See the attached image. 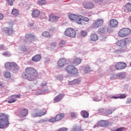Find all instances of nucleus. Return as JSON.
Here are the masks:
<instances>
[{
	"label": "nucleus",
	"instance_id": "nucleus-18",
	"mask_svg": "<svg viewBox=\"0 0 131 131\" xmlns=\"http://www.w3.org/2000/svg\"><path fill=\"white\" fill-rule=\"evenodd\" d=\"M56 47H57V43L56 42H53L50 45H48V46L47 47V50H48V51L56 50Z\"/></svg>",
	"mask_w": 131,
	"mask_h": 131
},
{
	"label": "nucleus",
	"instance_id": "nucleus-11",
	"mask_svg": "<svg viewBox=\"0 0 131 131\" xmlns=\"http://www.w3.org/2000/svg\"><path fill=\"white\" fill-rule=\"evenodd\" d=\"M82 6L84 9H88V10H92L95 8L94 4L91 2H84Z\"/></svg>",
	"mask_w": 131,
	"mask_h": 131
},
{
	"label": "nucleus",
	"instance_id": "nucleus-41",
	"mask_svg": "<svg viewBox=\"0 0 131 131\" xmlns=\"http://www.w3.org/2000/svg\"><path fill=\"white\" fill-rule=\"evenodd\" d=\"M2 55L5 57H11L12 54L9 51H5L3 53Z\"/></svg>",
	"mask_w": 131,
	"mask_h": 131
},
{
	"label": "nucleus",
	"instance_id": "nucleus-53",
	"mask_svg": "<svg viewBox=\"0 0 131 131\" xmlns=\"http://www.w3.org/2000/svg\"><path fill=\"white\" fill-rule=\"evenodd\" d=\"M102 100V98H99L98 97H95L93 98V101L95 102H99V101H101Z\"/></svg>",
	"mask_w": 131,
	"mask_h": 131
},
{
	"label": "nucleus",
	"instance_id": "nucleus-48",
	"mask_svg": "<svg viewBox=\"0 0 131 131\" xmlns=\"http://www.w3.org/2000/svg\"><path fill=\"white\" fill-rule=\"evenodd\" d=\"M125 98H126V94H120L119 96V99H125Z\"/></svg>",
	"mask_w": 131,
	"mask_h": 131
},
{
	"label": "nucleus",
	"instance_id": "nucleus-19",
	"mask_svg": "<svg viewBox=\"0 0 131 131\" xmlns=\"http://www.w3.org/2000/svg\"><path fill=\"white\" fill-rule=\"evenodd\" d=\"M99 39V36L95 33H92L90 35V40L92 41H97Z\"/></svg>",
	"mask_w": 131,
	"mask_h": 131
},
{
	"label": "nucleus",
	"instance_id": "nucleus-49",
	"mask_svg": "<svg viewBox=\"0 0 131 131\" xmlns=\"http://www.w3.org/2000/svg\"><path fill=\"white\" fill-rule=\"evenodd\" d=\"M19 49L20 51L24 52L27 50V47H26V46H21Z\"/></svg>",
	"mask_w": 131,
	"mask_h": 131
},
{
	"label": "nucleus",
	"instance_id": "nucleus-34",
	"mask_svg": "<svg viewBox=\"0 0 131 131\" xmlns=\"http://www.w3.org/2000/svg\"><path fill=\"white\" fill-rule=\"evenodd\" d=\"M17 101V99L15 97V96L13 95L11 97H9V100H8V103L10 104L12 103H14V102H16Z\"/></svg>",
	"mask_w": 131,
	"mask_h": 131
},
{
	"label": "nucleus",
	"instance_id": "nucleus-16",
	"mask_svg": "<svg viewBox=\"0 0 131 131\" xmlns=\"http://www.w3.org/2000/svg\"><path fill=\"white\" fill-rule=\"evenodd\" d=\"M67 60L65 58H60L57 62L58 67H64L66 64Z\"/></svg>",
	"mask_w": 131,
	"mask_h": 131
},
{
	"label": "nucleus",
	"instance_id": "nucleus-55",
	"mask_svg": "<svg viewBox=\"0 0 131 131\" xmlns=\"http://www.w3.org/2000/svg\"><path fill=\"white\" fill-rule=\"evenodd\" d=\"M6 86V83L4 82L0 81V88H4Z\"/></svg>",
	"mask_w": 131,
	"mask_h": 131
},
{
	"label": "nucleus",
	"instance_id": "nucleus-37",
	"mask_svg": "<svg viewBox=\"0 0 131 131\" xmlns=\"http://www.w3.org/2000/svg\"><path fill=\"white\" fill-rule=\"evenodd\" d=\"M79 82V80L78 79H74L72 81L69 82V84L72 85L73 84H75L76 83H78Z\"/></svg>",
	"mask_w": 131,
	"mask_h": 131
},
{
	"label": "nucleus",
	"instance_id": "nucleus-64",
	"mask_svg": "<svg viewBox=\"0 0 131 131\" xmlns=\"http://www.w3.org/2000/svg\"><path fill=\"white\" fill-rule=\"evenodd\" d=\"M103 0H94V3H99L100 2H102Z\"/></svg>",
	"mask_w": 131,
	"mask_h": 131
},
{
	"label": "nucleus",
	"instance_id": "nucleus-60",
	"mask_svg": "<svg viewBox=\"0 0 131 131\" xmlns=\"http://www.w3.org/2000/svg\"><path fill=\"white\" fill-rule=\"evenodd\" d=\"M45 85H47V82H43L41 83V86H45Z\"/></svg>",
	"mask_w": 131,
	"mask_h": 131
},
{
	"label": "nucleus",
	"instance_id": "nucleus-21",
	"mask_svg": "<svg viewBox=\"0 0 131 131\" xmlns=\"http://www.w3.org/2000/svg\"><path fill=\"white\" fill-rule=\"evenodd\" d=\"M98 125H99V126L107 127V126L109 125V123L106 120H101L98 122Z\"/></svg>",
	"mask_w": 131,
	"mask_h": 131
},
{
	"label": "nucleus",
	"instance_id": "nucleus-42",
	"mask_svg": "<svg viewBox=\"0 0 131 131\" xmlns=\"http://www.w3.org/2000/svg\"><path fill=\"white\" fill-rule=\"evenodd\" d=\"M4 75L5 77L6 78H11V73L9 72H5L4 73Z\"/></svg>",
	"mask_w": 131,
	"mask_h": 131
},
{
	"label": "nucleus",
	"instance_id": "nucleus-7",
	"mask_svg": "<svg viewBox=\"0 0 131 131\" xmlns=\"http://www.w3.org/2000/svg\"><path fill=\"white\" fill-rule=\"evenodd\" d=\"M64 35L66 36H69V37L74 38L76 36V32L73 28H68L64 32Z\"/></svg>",
	"mask_w": 131,
	"mask_h": 131
},
{
	"label": "nucleus",
	"instance_id": "nucleus-27",
	"mask_svg": "<svg viewBox=\"0 0 131 131\" xmlns=\"http://www.w3.org/2000/svg\"><path fill=\"white\" fill-rule=\"evenodd\" d=\"M82 70L84 71L85 73H89V72H91L92 70L91 69V67L89 66H85L82 67Z\"/></svg>",
	"mask_w": 131,
	"mask_h": 131
},
{
	"label": "nucleus",
	"instance_id": "nucleus-9",
	"mask_svg": "<svg viewBox=\"0 0 131 131\" xmlns=\"http://www.w3.org/2000/svg\"><path fill=\"white\" fill-rule=\"evenodd\" d=\"M103 23H104V19L102 18H98L95 20L92 24L93 29H97V28H99L100 26L103 25Z\"/></svg>",
	"mask_w": 131,
	"mask_h": 131
},
{
	"label": "nucleus",
	"instance_id": "nucleus-28",
	"mask_svg": "<svg viewBox=\"0 0 131 131\" xmlns=\"http://www.w3.org/2000/svg\"><path fill=\"white\" fill-rule=\"evenodd\" d=\"M49 93V90H44L42 89L41 90V91H39L35 93V95L37 96H38L39 95H43L45 94H48Z\"/></svg>",
	"mask_w": 131,
	"mask_h": 131
},
{
	"label": "nucleus",
	"instance_id": "nucleus-1",
	"mask_svg": "<svg viewBox=\"0 0 131 131\" xmlns=\"http://www.w3.org/2000/svg\"><path fill=\"white\" fill-rule=\"evenodd\" d=\"M21 74V77L24 79H27L29 81H33L35 80V78L38 76V74L36 70L33 68H27Z\"/></svg>",
	"mask_w": 131,
	"mask_h": 131
},
{
	"label": "nucleus",
	"instance_id": "nucleus-15",
	"mask_svg": "<svg viewBox=\"0 0 131 131\" xmlns=\"http://www.w3.org/2000/svg\"><path fill=\"white\" fill-rule=\"evenodd\" d=\"M75 22L79 25H81L82 23L80 21H82V15H76L75 16Z\"/></svg>",
	"mask_w": 131,
	"mask_h": 131
},
{
	"label": "nucleus",
	"instance_id": "nucleus-56",
	"mask_svg": "<svg viewBox=\"0 0 131 131\" xmlns=\"http://www.w3.org/2000/svg\"><path fill=\"white\" fill-rule=\"evenodd\" d=\"M126 103V104H131V98H128L127 99Z\"/></svg>",
	"mask_w": 131,
	"mask_h": 131
},
{
	"label": "nucleus",
	"instance_id": "nucleus-54",
	"mask_svg": "<svg viewBox=\"0 0 131 131\" xmlns=\"http://www.w3.org/2000/svg\"><path fill=\"white\" fill-rule=\"evenodd\" d=\"M82 21H84V22H89L90 21V19L88 17H84L82 16Z\"/></svg>",
	"mask_w": 131,
	"mask_h": 131
},
{
	"label": "nucleus",
	"instance_id": "nucleus-3",
	"mask_svg": "<svg viewBox=\"0 0 131 131\" xmlns=\"http://www.w3.org/2000/svg\"><path fill=\"white\" fill-rule=\"evenodd\" d=\"M10 125L9 121V116L4 114H0V128H7Z\"/></svg>",
	"mask_w": 131,
	"mask_h": 131
},
{
	"label": "nucleus",
	"instance_id": "nucleus-33",
	"mask_svg": "<svg viewBox=\"0 0 131 131\" xmlns=\"http://www.w3.org/2000/svg\"><path fill=\"white\" fill-rule=\"evenodd\" d=\"M70 74L74 75L75 76H77V74H78V70H77V69L75 67L74 69L72 70L71 73H70Z\"/></svg>",
	"mask_w": 131,
	"mask_h": 131
},
{
	"label": "nucleus",
	"instance_id": "nucleus-58",
	"mask_svg": "<svg viewBox=\"0 0 131 131\" xmlns=\"http://www.w3.org/2000/svg\"><path fill=\"white\" fill-rule=\"evenodd\" d=\"M108 98H111V99H119V96H112V97H111L110 96H109Z\"/></svg>",
	"mask_w": 131,
	"mask_h": 131
},
{
	"label": "nucleus",
	"instance_id": "nucleus-38",
	"mask_svg": "<svg viewBox=\"0 0 131 131\" xmlns=\"http://www.w3.org/2000/svg\"><path fill=\"white\" fill-rule=\"evenodd\" d=\"M46 0H38L37 2V5L39 6H43V5H46Z\"/></svg>",
	"mask_w": 131,
	"mask_h": 131
},
{
	"label": "nucleus",
	"instance_id": "nucleus-46",
	"mask_svg": "<svg viewBox=\"0 0 131 131\" xmlns=\"http://www.w3.org/2000/svg\"><path fill=\"white\" fill-rule=\"evenodd\" d=\"M6 2H7L9 6H13V4L14 2H15V0H6Z\"/></svg>",
	"mask_w": 131,
	"mask_h": 131
},
{
	"label": "nucleus",
	"instance_id": "nucleus-51",
	"mask_svg": "<svg viewBox=\"0 0 131 131\" xmlns=\"http://www.w3.org/2000/svg\"><path fill=\"white\" fill-rule=\"evenodd\" d=\"M55 121H57L56 118H52L48 120V122H55Z\"/></svg>",
	"mask_w": 131,
	"mask_h": 131
},
{
	"label": "nucleus",
	"instance_id": "nucleus-4",
	"mask_svg": "<svg viewBox=\"0 0 131 131\" xmlns=\"http://www.w3.org/2000/svg\"><path fill=\"white\" fill-rule=\"evenodd\" d=\"M5 67L7 70L12 69L14 71H18L19 67L15 62H6L5 64Z\"/></svg>",
	"mask_w": 131,
	"mask_h": 131
},
{
	"label": "nucleus",
	"instance_id": "nucleus-22",
	"mask_svg": "<svg viewBox=\"0 0 131 131\" xmlns=\"http://www.w3.org/2000/svg\"><path fill=\"white\" fill-rule=\"evenodd\" d=\"M110 22L111 27L116 28L117 26H118V21H117L116 19H112Z\"/></svg>",
	"mask_w": 131,
	"mask_h": 131
},
{
	"label": "nucleus",
	"instance_id": "nucleus-29",
	"mask_svg": "<svg viewBox=\"0 0 131 131\" xmlns=\"http://www.w3.org/2000/svg\"><path fill=\"white\" fill-rule=\"evenodd\" d=\"M64 114L59 113L56 115L55 118L56 119V121H59V120H61L64 118Z\"/></svg>",
	"mask_w": 131,
	"mask_h": 131
},
{
	"label": "nucleus",
	"instance_id": "nucleus-50",
	"mask_svg": "<svg viewBox=\"0 0 131 131\" xmlns=\"http://www.w3.org/2000/svg\"><path fill=\"white\" fill-rule=\"evenodd\" d=\"M68 130V128L67 127H62L57 130L56 131H67Z\"/></svg>",
	"mask_w": 131,
	"mask_h": 131
},
{
	"label": "nucleus",
	"instance_id": "nucleus-57",
	"mask_svg": "<svg viewBox=\"0 0 131 131\" xmlns=\"http://www.w3.org/2000/svg\"><path fill=\"white\" fill-rule=\"evenodd\" d=\"M55 77L58 80H61L62 78V76H56Z\"/></svg>",
	"mask_w": 131,
	"mask_h": 131
},
{
	"label": "nucleus",
	"instance_id": "nucleus-26",
	"mask_svg": "<svg viewBox=\"0 0 131 131\" xmlns=\"http://www.w3.org/2000/svg\"><path fill=\"white\" fill-rule=\"evenodd\" d=\"M73 63L75 65V66H77L81 63V59L78 57H75L73 61Z\"/></svg>",
	"mask_w": 131,
	"mask_h": 131
},
{
	"label": "nucleus",
	"instance_id": "nucleus-63",
	"mask_svg": "<svg viewBox=\"0 0 131 131\" xmlns=\"http://www.w3.org/2000/svg\"><path fill=\"white\" fill-rule=\"evenodd\" d=\"M105 38H106V37H101V40H102V41H105Z\"/></svg>",
	"mask_w": 131,
	"mask_h": 131
},
{
	"label": "nucleus",
	"instance_id": "nucleus-24",
	"mask_svg": "<svg viewBox=\"0 0 131 131\" xmlns=\"http://www.w3.org/2000/svg\"><path fill=\"white\" fill-rule=\"evenodd\" d=\"M75 67L73 65H69L66 67V70L69 74H70L72 70L74 69Z\"/></svg>",
	"mask_w": 131,
	"mask_h": 131
},
{
	"label": "nucleus",
	"instance_id": "nucleus-13",
	"mask_svg": "<svg viewBox=\"0 0 131 131\" xmlns=\"http://www.w3.org/2000/svg\"><path fill=\"white\" fill-rule=\"evenodd\" d=\"M28 114V110L26 108H23L20 110L18 116L20 118H23V117H25Z\"/></svg>",
	"mask_w": 131,
	"mask_h": 131
},
{
	"label": "nucleus",
	"instance_id": "nucleus-47",
	"mask_svg": "<svg viewBox=\"0 0 131 131\" xmlns=\"http://www.w3.org/2000/svg\"><path fill=\"white\" fill-rule=\"evenodd\" d=\"M7 49L8 48L4 46V45H0V51H5V50H7Z\"/></svg>",
	"mask_w": 131,
	"mask_h": 131
},
{
	"label": "nucleus",
	"instance_id": "nucleus-14",
	"mask_svg": "<svg viewBox=\"0 0 131 131\" xmlns=\"http://www.w3.org/2000/svg\"><path fill=\"white\" fill-rule=\"evenodd\" d=\"M31 15L33 18H38L40 15V11L37 9H33L32 11Z\"/></svg>",
	"mask_w": 131,
	"mask_h": 131
},
{
	"label": "nucleus",
	"instance_id": "nucleus-6",
	"mask_svg": "<svg viewBox=\"0 0 131 131\" xmlns=\"http://www.w3.org/2000/svg\"><path fill=\"white\" fill-rule=\"evenodd\" d=\"M47 114V111H43L40 110H34L32 112L31 115L32 117H40Z\"/></svg>",
	"mask_w": 131,
	"mask_h": 131
},
{
	"label": "nucleus",
	"instance_id": "nucleus-43",
	"mask_svg": "<svg viewBox=\"0 0 131 131\" xmlns=\"http://www.w3.org/2000/svg\"><path fill=\"white\" fill-rule=\"evenodd\" d=\"M71 131H81V129H80V127L76 126L73 127Z\"/></svg>",
	"mask_w": 131,
	"mask_h": 131
},
{
	"label": "nucleus",
	"instance_id": "nucleus-52",
	"mask_svg": "<svg viewBox=\"0 0 131 131\" xmlns=\"http://www.w3.org/2000/svg\"><path fill=\"white\" fill-rule=\"evenodd\" d=\"M99 113H101V114H102V115H105V110H104V108H101L100 110H99Z\"/></svg>",
	"mask_w": 131,
	"mask_h": 131
},
{
	"label": "nucleus",
	"instance_id": "nucleus-23",
	"mask_svg": "<svg viewBox=\"0 0 131 131\" xmlns=\"http://www.w3.org/2000/svg\"><path fill=\"white\" fill-rule=\"evenodd\" d=\"M41 60V55L37 54L32 58V60L34 62H39Z\"/></svg>",
	"mask_w": 131,
	"mask_h": 131
},
{
	"label": "nucleus",
	"instance_id": "nucleus-36",
	"mask_svg": "<svg viewBox=\"0 0 131 131\" xmlns=\"http://www.w3.org/2000/svg\"><path fill=\"white\" fill-rule=\"evenodd\" d=\"M81 115L83 118H88L89 117V113L85 112V111H82L81 112Z\"/></svg>",
	"mask_w": 131,
	"mask_h": 131
},
{
	"label": "nucleus",
	"instance_id": "nucleus-59",
	"mask_svg": "<svg viewBox=\"0 0 131 131\" xmlns=\"http://www.w3.org/2000/svg\"><path fill=\"white\" fill-rule=\"evenodd\" d=\"M71 116L73 118L75 117V116H76V114H75V113H71Z\"/></svg>",
	"mask_w": 131,
	"mask_h": 131
},
{
	"label": "nucleus",
	"instance_id": "nucleus-10",
	"mask_svg": "<svg viewBox=\"0 0 131 131\" xmlns=\"http://www.w3.org/2000/svg\"><path fill=\"white\" fill-rule=\"evenodd\" d=\"M2 32L6 35L11 36L14 33V30L12 28L5 27L2 29Z\"/></svg>",
	"mask_w": 131,
	"mask_h": 131
},
{
	"label": "nucleus",
	"instance_id": "nucleus-8",
	"mask_svg": "<svg viewBox=\"0 0 131 131\" xmlns=\"http://www.w3.org/2000/svg\"><path fill=\"white\" fill-rule=\"evenodd\" d=\"M131 30L128 28H123L119 32V36L120 37H126L127 35L130 34Z\"/></svg>",
	"mask_w": 131,
	"mask_h": 131
},
{
	"label": "nucleus",
	"instance_id": "nucleus-61",
	"mask_svg": "<svg viewBox=\"0 0 131 131\" xmlns=\"http://www.w3.org/2000/svg\"><path fill=\"white\" fill-rule=\"evenodd\" d=\"M4 19V14L0 13V20H3Z\"/></svg>",
	"mask_w": 131,
	"mask_h": 131
},
{
	"label": "nucleus",
	"instance_id": "nucleus-25",
	"mask_svg": "<svg viewBox=\"0 0 131 131\" xmlns=\"http://www.w3.org/2000/svg\"><path fill=\"white\" fill-rule=\"evenodd\" d=\"M42 36L43 37H47V38H50L53 36V35L48 31H45L41 34Z\"/></svg>",
	"mask_w": 131,
	"mask_h": 131
},
{
	"label": "nucleus",
	"instance_id": "nucleus-45",
	"mask_svg": "<svg viewBox=\"0 0 131 131\" xmlns=\"http://www.w3.org/2000/svg\"><path fill=\"white\" fill-rule=\"evenodd\" d=\"M11 13L12 15H14V16H17V15H18V10L17 9H13L12 10Z\"/></svg>",
	"mask_w": 131,
	"mask_h": 131
},
{
	"label": "nucleus",
	"instance_id": "nucleus-5",
	"mask_svg": "<svg viewBox=\"0 0 131 131\" xmlns=\"http://www.w3.org/2000/svg\"><path fill=\"white\" fill-rule=\"evenodd\" d=\"M23 40L25 42L30 43L31 41H36V40H37V37L32 34H26L25 37H23Z\"/></svg>",
	"mask_w": 131,
	"mask_h": 131
},
{
	"label": "nucleus",
	"instance_id": "nucleus-31",
	"mask_svg": "<svg viewBox=\"0 0 131 131\" xmlns=\"http://www.w3.org/2000/svg\"><path fill=\"white\" fill-rule=\"evenodd\" d=\"M105 32H106V28H100L98 30V33L100 35L105 34Z\"/></svg>",
	"mask_w": 131,
	"mask_h": 131
},
{
	"label": "nucleus",
	"instance_id": "nucleus-62",
	"mask_svg": "<svg viewBox=\"0 0 131 131\" xmlns=\"http://www.w3.org/2000/svg\"><path fill=\"white\" fill-rule=\"evenodd\" d=\"M13 96H15V99H17V98H20V96L21 95H13Z\"/></svg>",
	"mask_w": 131,
	"mask_h": 131
},
{
	"label": "nucleus",
	"instance_id": "nucleus-30",
	"mask_svg": "<svg viewBox=\"0 0 131 131\" xmlns=\"http://www.w3.org/2000/svg\"><path fill=\"white\" fill-rule=\"evenodd\" d=\"M66 46V41L64 40H61L58 45V49L64 48Z\"/></svg>",
	"mask_w": 131,
	"mask_h": 131
},
{
	"label": "nucleus",
	"instance_id": "nucleus-20",
	"mask_svg": "<svg viewBox=\"0 0 131 131\" xmlns=\"http://www.w3.org/2000/svg\"><path fill=\"white\" fill-rule=\"evenodd\" d=\"M64 97V95L62 94H60L58 95H57L56 97H55L54 99V103H58L63 99Z\"/></svg>",
	"mask_w": 131,
	"mask_h": 131
},
{
	"label": "nucleus",
	"instance_id": "nucleus-44",
	"mask_svg": "<svg viewBox=\"0 0 131 131\" xmlns=\"http://www.w3.org/2000/svg\"><path fill=\"white\" fill-rule=\"evenodd\" d=\"M126 9L128 12L131 11V4L130 3H127L126 5Z\"/></svg>",
	"mask_w": 131,
	"mask_h": 131
},
{
	"label": "nucleus",
	"instance_id": "nucleus-2",
	"mask_svg": "<svg viewBox=\"0 0 131 131\" xmlns=\"http://www.w3.org/2000/svg\"><path fill=\"white\" fill-rule=\"evenodd\" d=\"M129 41L127 39L119 40L116 42L117 46L121 47L120 50H117L115 51V54H121V53H124L126 52V43Z\"/></svg>",
	"mask_w": 131,
	"mask_h": 131
},
{
	"label": "nucleus",
	"instance_id": "nucleus-32",
	"mask_svg": "<svg viewBox=\"0 0 131 131\" xmlns=\"http://www.w3.org/2000/svg\"><path fill=\"white\" fill-rule=\"evenodd\" d=\"M75 14L72 13H69L68 14V17L69 18V19H70V20H71L72 21H75Z\"/></svg>",
	"mask_w": 131,
	"mask_h": 131
},
{
	"label": "nucleus",
	"instance_id": "nucleus-40",
	"mask_svg": "<svg viewBox=\"0 0 131 131\" xmlns=\"http://www.w3.org/2000/svg\"><path fill=\"white\" fill-rule=\"evenodd\" d=\"M80 34L82 37H84L88 35V32L86 31L82 30L80 32Z\"/></svg>",
	"mask_w": 131,
	"mask_h": 131
},
{
	"label": "nucleus",
	"instance_id": "nucleus-35",
	"mask_svg": "<svg viewBox=\"0 0 131 131\" xmlns=\"http://www.w3.org/2000/svg\"><path fill=\"white\" fill-rule=\"evenodd\" d=\"M117 78H124L125 77V74L124 72L120 73L118 74L115 75Z\"/></svg>",
	"mask_w": 131,
	"mask_h": 131
},
{
	"label": "nucleus",
	"instance_id": "nucleus-12",
	"mask_svg": "<svg viewBox=\"0 0 131 131\" xmlns=\"http://www.w3.org/2000/svg\"><path fill=\"white\" fill-rule=\"evenodd\" d=\"M126 68V63L124 62H118L115 66V68H116L117 70L124 69Z\"/></svg>",
	"mask_w": 131,
	"mask_h": 131
},
{
	"label": "nucleus",
	"instance_id": "nucleus-39",
	"mask_svg": "<svg viewBox=\"0 0 131 131\" xmlns=\"http://www.w3.org/2000/svg\"><path fill=\"white\" fill-rule=\"evenodd\" d=\"M113 113V111L111 110H106L104 112V115H110V114H112Z\"/></svg>",
	"mask_w": 131,
	"mask_h": 131
},
{
	"label": "nucleus",
	"instance_id": "nucleus-17",
	"mask_svg": "<svg viewBox=\"0 0 131 131\" xmlns=\"http://www.w3.org/2000/svg\"><path fill=\"white\" fill-rule=\"evenodd\" d=\"M59 18H60L59 16H57L53 14H51L49 15V21L53 23L57 22L59 20Z\"/></svg>",
	"mask_w": 131,
	"mask_h": 131
}]
</instances>
